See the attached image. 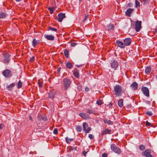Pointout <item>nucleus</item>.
I'll use <instances>...</instances> for the list:
<instances>
[{
	"label": "nucleus",
	"mask_w": 157,
	"mask_h": 157,
	"mask_svg": "<svg viewBox=\"0 0 157 157\" xmlns=\"http://www.w3.org/2000/svg\"><path fill=\"white\" fill-rule=\"evenodd\" d=\"M114 94L118 96L122 94V89L121 87L118 85H116L114 87Z\"/></svg>",
	"instance_id": "nucleus-1"
},
{
	"label": "nucleus",
	"mask_w": 157,
	"mask_h": 157,
	"mask_svg": "<svg viewBox=\"0 0 157 157\" xmlns=\"http://www.w3.org/2000/svg\"><path fill=\"white\" fill-rule=\"evenodd\" d=\"M141 90L145 96L147 97L149 96V90L147 87L143 86L141 88Z\"/></svg>",
	"instance_id": "nucleus-6"
},
{
	"label": "nucleus",
	"mask_w": 157,
	"mask_h": 157,
	"mask_svg": "<svg viewBox=\"0 0 157 157\" xmlns=\"http://www.w3.org/2000/svg\"><path fill=\"white\" fill-rule=\"evenodd\" d=\"M123 99H121L118 102V105L120 107H122L123 105Z\"/></svg>",
	"instance_id": "nucleus-24"
},
{
	"label": "nucleus",
	"mask_w": 157,
	"mask_h": 157,
	"mask_svg": "<svg viewBox=\"0 0 157 157\" xmlns=\"http://www.w3.org/2000/svg\"><path fill=\"white\" fill-rule=\"evenodd\" d=\"M89 137L90 139H93L94 138V136L91 134H89L88 136Z\"/></svg>",
	"instance_id": "nucleus-42"
},
{
	"label": "nucleus",
	"mask_w": 157,
	"mask_h": 157,
	"mask_svg": "<svg viewBox=\"0 0 157 157\" xmlns=\"http://www.w3.org/2000/svg\"><path fill=\"white\" fill-rule=\"evenodd\" d=\"M53 133L55 134H57L58 133V130L56 128H55L54 129L53 131Z\"/></svg>",
	"instance_id": "nucleus-40"
},
{
	"label": "nucleus",
	"mask_w": 157,
	"mask_h": 157,
	"mask_svg": "<svg viewBox=\"0 0 157 157\" xmlns=\"http://www.w3.org/2000/svg\"><path fill=\"white\" fill-rule=\"evenodd\" d=\"M103 121L105 123H106L107 122H108V120L107 119H104L103 120Z\"/></svg>",
	"instance_id": "nucleus-52"
},
{
	"label": "nucleus",
	"mask_w": 157,
	"mask_h": 157,
	"mask_svg": "<svg viewBox=\"0 0 157 157\" xmlns=\"http://www.w3.org/2000/svg\"><path fill=\"white\" fill-rule=\"evenodd\" d=\"M111 130H109L108 128L105 129V130L103 131L101 133V135H104L106 134H110L111 133Z\"/></svg>",
	"instance_id": "nucleus-20"
},
{
	"label": "nucleus",
	"mask_w": 157,
	"mask_h": 157,
	"mask_svg": "<svg viewBox=\"0 0 157 157\" xmlns=\"http://www.w3.org/2000/svg\"><path fill=\"white\" fill-rule=\"evenodd\" d=\"M35 59V57L34 56H33L32 57L30 58V62H32L34 61Z\"/></svg>",
	"instance_id": "nucleus-43"
},
{
	"label": "nucleus",
	"mask_w": 157,
	"mask_h": 157,
	"mask_svg": "<svg viewBox=\"0 0 157 157\" xmlns=\"http://www.w3.org/2000/svg\"><path fill=\"white\" fill-rule=\"evenodd\" d=\"M15 84L14 83H13L9 85H7L6 87L7 90L9 91H12L13 87L15 86Z\"/></svg>",
	"instance_id": "nucleus-15"
},
{
	"label": "nucleus",
	"mask_w": 157,
	"mask_h": 157,
	"mask_svg": "<svg viewBox=\"0 0 157 157\" xmlns=\"http://www.w3.org/2000/svg\"><path fill=\"white\" fill-rule=\"evenodd\" d=\"M73 75L77 78H78L79 77V72L78 71H75L73 73Z\"/></svg>",
	"instance_id": "nucleus-30"
},
{
	"label": "nucleus",
	"mask_w": 157,
	"mask_h": 157,
	"mask_svg": "<svg viewBox=\"0 0 157 157\" xmlns=\"http://www.w3.org/2000/svg\"><path fill=\"white\" fill-rule=\"evenodd\" d=\"M87 112L89 114H91L93 113L94 111L92 110V109H88Z\"/></svg>",
	"instance_id": "nucleus-38"
},
{
	"label": "nucleus",
	"mask_w": 157,
	"mask_h": 157,
	"mask_svg": "<svg viewBox=\"0 0 157 157\" xmlns=\"http://www.w3.org/2000/svg\"><path fill=\"white\" fill-rule=\"evenodd\" d=\"M61 67H59L57 69V71L58 72V73H59L60 71L61 70Z\"/></svg>",
	"instance_id": "nucleus-51"
},
{
	"label": "nucleus",
	"mask_w": 157,
	"mask_h": 157,
	"mask_svg": "<svg viewBox=\"0 0 157 157\" xmlns=\"http://www.w3.org/2000/svg\"><path fill=\"white\" fill-rule=\"evenodd\" d=\"M29 119L32 122H33L32 117L31 116H29Z\"/></svg>",
	"instance_id": "nucleus-53"
},
{
	"label": "nucleus",
	"mask_w": 157,
	"mask_h": 157,
	"mask_svg": "<svg viewBox=\"0 0 157 157\" xmlns=\"http://www.w3.org/2000/svg\"><path fill=\"white\" fill-rule=\"evenodd\" d=\"M64 53L65 57L66 58H68V57L69 52L67 49H65L64 50Z\"/></svg>",
	"instance_id": "nucleus-27"
},
{
	"label": "nucleus",
	"mask_w": 157,
	"mask_h": 157,
	"mask_svg": "<svg viewBox=\"0 0 157 157\" xmlns=\"http://www.w3.org/2000/svg\"><path fill=\"white\" fill-rule=\"evenodd\" d=\"M144 4L147 3L148 2L149 0H142Z\"/></svg>",
	"instance_id": "nucleus-44"
},
{
	"label": "nucleus",
	"mask_w": 157,
	"mask_h": 157,
	"mask_svg": "<svg viewBox=\"0 0 157 157\" xmlns=\"http://www.w3.org/2000/svg\"><path fill=\"white\" fill-rule=\"evenodd\" d=\"M17 87L18 89L21 88L22 87V83L21 80H19L18 82L17 83Z\"/></svg>",
	"instance_id": "nucleus-25"
},
{
	"label": "nucleus",
	"mask_w": 157,
	"mask_h": 157,
	"mask_svg": "<svg viewBox=\"0 0 157 157\" xmlns=\"http://www.w3.org/2000/svg\"><path fill=\"white\" fill-rule=\"evenodd\" d=\"M76 129L77 131L79 132H80L82 130V127L80 126H76Z\"/></svg>",
	"instance_id": "nucleus-31"
},
{
	"label": "nucleus",
	"mask_w": 157,
	"mask_h": 157,
	"mask_svg": "<svg viewBox=\"0 0 157 157\" xmlns=\"http://www.w3.org/2000/svg\"><path fill=\"white\" fill-rule=\"evenodd\" d=\"M77 44V43L76 42H72L71 44V46L73 47L75 46Z\"/></svg>",
	"instance_id": "nucleus-41"
},
{
	"label": "nucleus",
	"mask_w": 157,
	"mask_h": 157,
	"mask_svg": "<svg viewBox=\"0 0 157 157\" xmlns=\"http://www.w3.org/2000/svg\"><path fill=\"white\" fill-rule=\"evenodd\" d=\"M102 157H107V154L105 153H104L102 154Z\"/></svg>",
	"instance_id": "nucleus-47"
},
{
	"label": "nucleus",
	"mask_w": 157,
	"mask_h": 157,
	"mask_svg": "<svg viewBox=\"0 0 157 157\" xmlns=\"http://www.w3.org/2000/svg\"><path fill=\"white\" fill-rule=\"evenodd\" d=\"M38 84L39 85V87L41 88L42 87L43 83L42 82H40L39 80V82H38Z\"/></svg>",
	"instance_id": "nucleus-36"
},
{
	"label": "nucleus",
	"mask_w": 157,
	"mask_h": 157,
	"mask_svg": "<svg viewBox=\"0 0 157 157\" xmlns=\"http://www.w3.org/2000/svg\"><path fill=\"white\" fill-rule=\"evenodd\" d=\"M151 70V67H147L145 69V73L147 75L150 74Z\"/></svg>",
	"instance_id": "nucleus-21"
},
{
	"label": "nucleus",
	"mask_w": 157,
	"mask_h": 157,
	"mask_svg": "<svg viewBox=\"0 0 157 157\" xmlns=\"http://www.w3.org/2000/svg\"><path fill=\"white\" fill-rule=\"evenodd\" d=\"M48 30H51L52 31H54L55 32H56L57 30V29L55 28H52L51 26H49L48 27Z\"/></svg>",
	"instance_id": "nucleus-33"
},
{
	"label": "nucleus",
	"mask_w": 157,
	"mask_h": 157,
	"mask_svg": "<svg viewBox=\"0 0 157 157\" xmlns=\"http://www.w3.org/2000/svg\"><path fill=\"white\" fill-rule=\"evenodd\" d=\"M55 9L54 7H49L48 8V10L50 11L51 14L53 13V11Z\"/></svg>",
	"instance_id": "nucleus-32"
},
{
	"label": "nucleus",
	"mask_w": 157,
	"mask_h": 157,
	"mask_svg": "<svg viewBox=\"0 0 157 157\" xmlns=\"http://www.w3.org/2000/svg\"><path fill=\"white\" fill-rule=\"evenodd\" d=\"M114 25L110 24L108 26V30H113L114 29Z\"/></svg>",
	"instance_id": "nucleus-26"
},
{
	"label": "nucleus",
	"mask_w": 157,
	"mask_h": 157,
	"mask_svg": "<svg viewBox=\"0 0 157 157\" xmlns=\"http://www.w3.org/2000/svg\"><path fill=\"white\" fill-rule=\"evenodd\" d=\"M116 43L117 46L121 48H124L125 47L124 44L121 41L117 40Z\"/></svg>",
	"instance_id": "nucleus-14"
},
{
	"label": "nucleus",
	"mask_w": 157,
	"mask_h": 157,
	"mask_svg": "<svg viewBox=\"0 0 157 157\" xmlns=\"http://www.w3.org/2000/svg\"><path fill=\"white\" fill-rule=\"evenodd\" d=\"M72 66V64L70 62L67 63L66 65V67L68 69H71Z\"/></svg>",
	"instance_id": "nucleus-28"
},
{
	"label": "nucleus",
	"mask_w": 157,
	"mask_h": 157,
	"mask_svg": "<svg viewBox=\"0 0 157 157\" xmlns=\"http://www.w3.org/2000/svg\"><path fill=\"white\" fill-rule=\"evenodd\" d=\"M97 104L98 105H100L103 104V103L101 100H99L97 101Z\"/></svg>",
	"instance_id": "nucleus-37"
},
{
	"label": "nucleus",
	"mask_w": 157,
	"mask_h": 157,
	"mask_svg": "<svg viewBox=\"0 0 157 157\" xmlns=\"http://www.w3.org/2000/svg\"><path fill=\"white\" fill-rule=\"evenodd\" d=\"M133 10V9L129 8L128 9L126 12V14L127 15L130 16L131 13L132 12Z\"/></svg>",
	"instance_id": "nucleus-23"
},
{
	"label": "nucleus",
	"mask_w": 157,
	"mask_h": 157,
	"mask_svg": "<svg viewBox=\"0 0 157 157\" xmlns=\"http://www.w3.org/2000/svg\"><path fill=\"white\" fill-rule=\"evenodd\" d=\"M4 127V124H0V129H2Z\"/></svg>",
	"instance_id": "nucleus-50"
},
{
	"label": "nucleus",
	"mask_w": 157,
	"mask_h": 157,
	"mask_svg": "<svg viewBox=\"0 0 157 157\" xmlns=\"http://www.w3.org/2000/svg\"><path fill=\"white\" fill-rule=\"evenodd\" d=\"M10 57L8 54H6L4 56V63L6 64H8L10 61Z\"/></svg>",
	"instance_id": "nucleus-17"
},
{
	"label": "nucleus",
	"mask_w": 157,
	"mask_h": 157,
	"mask_svg": "<svg viewBox=\"0 0 157 157\" xmlns=\"http://www.w3.org/2000/svg\"><path fill=\"white\" fill-rule=\"evenodd\" d=\"M146 114L149 116H151L152 115V113L151 112H147L146 113Z\"/></svg>",
	"instance_id": "nucleus-45"
},
{
	"label": "nucleus",
	"mask_w": 157,
	"mask_h": 157,
	"mask_svg": "<svg viewBox=\"0 0 157 157\" xmlns=\"http://www.w3.org/2000/svg\"><path fill=\"white\" fill-rule=\"evenodd\" d=\"M79 115L83 119L86 120L89 118L90 116L87 114L83 113H80L79 114Z\"/></svg>",
	"instance_id": "nucleus-8"
},
{
	"label": "nucleus",
	"mask_w": 157,
	"mask_h": 157,
	"mask_svg": "<svg viewBox=\"0 0 157 157\" xmlns=\"http://www.w3.org/2000/svg\"><path fill=\"white\" fill-rule=\"evenodd\" d=\"M155 33H157V28H155Z\"/></svg>",
	"instance_id": "nucleus-55"
},
{
	"label": "nucleus",
	"mask_w": 157,
	"mask_h": 157,
	"mask_svg": "<svg viewBox=\"0 0 157 157\" xmlns=\"http://www.w3.org/2000/svg\"><path fill=\"white\" fill-rule=\"evenodd\" d=\"M146 126H150L151 124L148 121H147L146 122Z\"/></svg>",
	"instance_id": "nucleus-48"
},
{
	"label": "nucleus",
	"mask_w": 157,
	"mask_h": 157,
	"mask_svg": "<svg viewBox=\"0 0 157 157\" xmlns=\"http://www.w3.org/2000/svg\"><path fill=\"white\" fill-rule=\"evenodd\" d=\"M56 94V92L54 90H51L48 93V97L49 98L52 99V100L55 97Z\"/></svg>",
	"instance_id": "nucleus-12"
},
{
	"label": "nucleus",
	"mask_w": 157,
	"mask_h": 157,
	"mask_svg": "<svg viewBox=\"0 0 157 157\" xmlns=\"http://www.w3.org/2000/svg\"><path fill=\"white\" fill-rule=\"evenodd\" d=\"M85 90L86 91L88 92L89 90V88L88 87H86L85 88Z\"/></svg>",
	"instance_id": "nucleus-49"
},
{
	"label": "nucleus",
	"mask_w": 157,
	"mask_h": 157,
	"mask_svg": "<svg viewBox=\"0 0 157 157\" xmlns=\"http://www.w3.org/2000/svg\"><path fill=\"white\" fill-rule=\"evenodd\" d=\"M40 43V41L39 40H36V39L34 38L33 39L32 42V45L33 47H35L36 45Z\"/></svg>",
	"instance_id": "nucleus-19"
},
{
	"label": "nucleus",
	"mask_w": 157,
	"mask_h": 157,
	"mask_svg": "<svg viewBox=\"0 0 157 157\" xmlns=\"http://www.w3.org/2000/svg\"><path fill=\"white\" fill-rule=\"evenodd\" d=\"M131 39L130 38H126L124 41V45L128 46L129 45L131 42Z\"/></svg>",
	"instance_id": "nucleus-13"
},
{
	"label": "nucleus",
	"mask_w": 157,
	"mask_h": 157,
	"mask_svg": "<svg viewBox=\"0 0 157 157\" xmlns=\"http://www.w3.org/2000/svg\"><path fill=\"white\" fill-rule=\"evenodd\" d=\"M87 152H85V151H83V152H82V154H83V155L86 156V153Z\"/></svg>",
	"instance_id": "nucleus-54"
},
{
	"label": "nucleus",
	"mask_w": 157,
	"mask_h": 157,
	"mask_svg": "<svg viewBox=\"0 0 157 157\" xmlns=\"http://www.w3.org/2000/svg\"><path fill=\"white\" fill-rule=\"evenodd\" d=\"M88 17V16H85V17L83 19V22H85V21L87 19Z\"/></svg>",
	"instance_id": "nucleus-46"
},
{
	"label": "nucleus",
	"mask_w": 157,
	"mask_h": 157,
	"mask_svg": "<svg viewBox=\"0 0 157 157\" xmlns=\"http://www.w3.org/2000/svg\"><path fill=\"white\" fill-rule=\"evenodd\" d=\"M139 148L141 150H144L145 149V147L143 145H140L139 146Z\"/></svg>",
	"instance_id": "nucleus-34"
},
{
	"label": "nucleus",
	"mask_w": 157,
	"mask_h": 157,
	"mask_svg": "<svg viewBox=\"0 0 157 157\" xmlns=\"http://www.w3.org/2000/svg\"><path fill=\"white\" fill-rule=\"evenodd\" d=\"M65 139L66 142L67 144H70L73 140V139L68 138L67 137H66Z\"/></svg>",
	"instance_id": "nucleus-29"
},
{
	"label": "nucleus",
	"mask_w": 157,
	"mask_h": 157,
	"mask_svg": "<svg viewBox=\"0 0 157 157\" xmlns=\"http://www.w3.org/2000/svg\"><path fill=\"white\" fill-rule=\"evenodd\" d=\"M79 0V1L80 2H82L83 1V0Z\"/></svg>",
	"instance_id": "nucleus-56"
},
{
	"label": "nucleus",
	"mask_w": 157,
	"mask_h": 157,
	"mask_svg": "<svg viewBox=\"0 0 157 157\" xmlns=\"http://www.w3.org/2000/svg\"><path fill=\"white\" fill-rule=\"evenodd\" d=\"M2 75L6 78H9L12 76L11 71L9 69H6L2 72Z\"/></svg>",
	"instance_id": "nucleus-2"
},
{
	"label": "nucleus",
	"mask_w": 157,
	"mask_h": 157,
	"mask_svg": "<svg viewBox=\"0 0 157 157\" xmlns=\"http://www.w3.org/2000/svg\"><path fill=\"white\" fill-rule=\"evenodd\" d=\"M44 37L48 40H53L54 39V36L52 35H44Z\"/></svg>",
	"instance_id": "nucleus-16"
},
{
	"label": "nucleus",
	"mask_w": 157,
	"mask_h": 157,
	"mask_svg": "<svg viewBox=\"0 0 157 157\" xmlns=\"http://www.w3.org/2000/svg\"><path fill=\"white\" fill-rule=\"evenodd\" d=\"M141 21H137L135 23V29L137 32H139L141 28Z\"/></svg>",
	"instance_id": "nucleus-7"
},
{
	"label": "nucleus",
	"mask_w": 157,
	"mask_h": 157,
	"mask_svg": "<svg viewBox=\"0 0 157 157\" xmlns=\"http://www.w3.org/2000/svg\"><path fill=\"white\" fill-rule=\"evenodd\" d=\"M82 128L83 130L85 132V133L90 132L91 130V128L89 126L88 124L86 122L83 123Z\"/></svg>",
	"instance_id": "nucleus-4"
},
{
	"label": "nucleus",
	"mask_w": 157,
	"mask_h": 157,
	"mask_svg": "<svg viewBox=\"0 0 157 157\" xmlns=\"http://www.w3.org/2000/svg\"><path fill=\"white\" fill-rule=\"evenodd\" d=\"M7 16L6 14L3 12H0V19L5 18Z\"/></svg>",
	"instance_id": "nucleus-22"
},
{
	"label": "nucleus",
	"mask_w": 157,
	"mask_h": 157,
	"mask_svg": "<svg viewBox=\"0 0 157 157\" xmlns=\"http://www.w3.org/2000/svg\"><path fill=\"white\" fill-rule=\"evenodd\" d=\"M63 85L64 89L67 90L68 88L71 85V81L68 78H65L63 80Z\"/></svg>",
	"instance_id": "nucleus-3"
},
{
	"label": "nucleus",
	"mask_w": 157,
	"mask_h": 157,
	"mask_svg": "<svg viewBox=\"0 0 157 157\" xmlns=\"http://www.w3.org/2000/svg\"><path fill=\"white\" fill-rule=\"evenodd\" d=\"M113 122L111 121L110 120H108V122H107V124L109 125H112L113 124Z\"/></svg>",
	"instance_id": "nucleus-39"
},
{
	"label": "nucleus",
	"mask_w": 157,
	"mask_h": 157,
	"mask_svg": "<svg viewBox=\"0 0 157 157\" xmlns=\"http://www.w3.org/2000/svg\"><path fill=\"white\" fill-rule=\"evenodd\" d=\"M151 151L150 150L147 149L142 153L143 155H144L146 157H154L151 154Z\"/></svg>",
	"instance_id": "nucleus-9"
},
{
	"label": "nucleus",
	"mask_w": 157,
	"mask_h": 157,
	"mask_svg": "<svg viewBox=\"0 0 157 157\" xmlns=\"http://www.w3.org/2000/svg\"><path fill=\"white\" fill-rule=\"evenodd\" d=\"M118 63L117 61L113 60V61L111 63V67L116 69L118 66Z\"/></svg>",
	"instance_id": "nucleus-10"
},
{
	"label": "nucleus",
	"mask_w": 157,
	"mask_h": 157,
	"mask_svg": "<svg viewBox=\"0 0 157 157\" xmlns=\"http://www.w3.org/2000/svg\"><path fill=\"white\" fill-rule=\"evenodd\" d=\"M111 148L113 151L117 154H120L121 153L120 149L114 144H111Z\"/></svg>",
	"instance_id": "nucleus-5"
},
{
	"label": "nucleus",
	"mask_w": 157,
	"mask_h": 157,
	"mask_svg": "<svg viewBox=\"0 0 157 157\" xmlns=\"http://www.w3.org/2000/svg\"><path fill=\"white\" fill-rule=\"evenodd\" d=\"M135 4H136V8L140 7V3L137 0H135Z\"/></svg>",
	"instance_id": "nucleus-35"
},
{
	"label": "nucleus",
	"mask_w": 157,
	"mask_h": 157,
	"mask_svg": "<svg viewBox=\"0 0 157 157\" xmlns=\"http://www.w3.org/2000/svg\"><path fill=\"white\" fill-rule=\"evenodd\" d=\"M138 86V84L136 82H134L131 84L130 86L133 90H135L137 89Z\"/></svg>",
	"instance_id": "nucleus-18"
},
{
	"label": "nucleus",
	"mask_w": 157,
	"mask_h": 157,
	"mask_svg": "<svg viewBox=\"0 0 157 157\" xmlns=\"http://www.w3.org/2000/svg\"><path fill=\"white\" fill-rule=\"evenodd\" d=\"M65 17L64 13H60L58 15L57 20L59 22H61L63 18Z\"/></svg>",
	"instance_id": "nucleus-11"
}]
</instances>
